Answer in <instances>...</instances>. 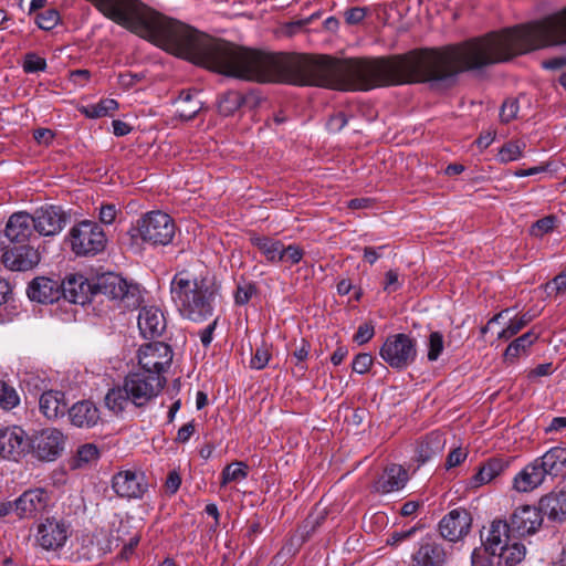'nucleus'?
Wrapping results in <instances>:
<instances>
[{"instance_id":"f257e3e1","label":"nucleus","mask_w":566,"mask_h":566,"mask_svg":"<svg viewBox=\"0 0 566 566\" xmlns=\"http://www.w3.org/2000/svg\"><path fill=\"white\" fill-rule=\"evenodd\" d=\"M220 286L209 274L195 275L187 270L177 272L170 282V298L179 314L202 323L212 316Z\"/></svg>"},{"instance_id":"f03ea898","label":"nucleus","mask_w":566,"mask_h":566,"mask_svg":"<svg viewBox=\"0 0 566 566\" xmlns=\"http://www.w3.org/2000/svg\"><path fill=\"white\" fill-rule=\"evenodd\" d=\"M175 223L169 214L150 211L137 220L135 231L144 242L151 245H167L175 235Z\"/></svg>"},{"instance_id":"7ed1b4c3","label":"nucleus","mask_w":566,"mask_h":566,"mask_svg":"<svg viewBox=\"0 0 566 566\" xmlns=\"http://www.w3.org/2000/svg\"><path fill=\"white\" fill-rule=\"evenodd\" d=\"M72 251L76 255H95L106 247V234L93 221L83 220L75 224L69 233Z\"/></svg>"},{"instance_id":"20e7f679","label":"nucleus","mask_w":566,"mask_h":566,"mask_svg":"<svg viewBox=\"0 0 566 566\" xmlns=\"http://www.w3.org/2000/svg\"><path fill=\"white\" fill-rule=\"evenodd\" d=\"M379 355L391 368L406 369L416 360L417 342L403 333L390 335L380 347Z\"/></svg>"},{"instance_id":"39448f33","label":"nucleus","mask_w":566,"mask_h":566,"mask_svg":"<svg viewBox=\"0 0 566 566\" xmlns=\"http://www.w3.org/2000/svg\"><path fill=\"white\" fill-rule=\"evenodd\" d=\"M96 293L111 300L118 301L124 308H134L139 305L140 292L137 285L128 284L120 275L105 273L97 277L93 285Z\"/></svg>"},{"instance_id":"423d86ee","label":"nucleus","mask_w":566,"mask_h":566,"mask_svg":"<svg viewBox=\"0 0 566 566\" xmlns=\"http://www.w3.org/2000/svg\"><path fill=\"white\" fill-rule=\"evenodd\" d=\"M166 381L165 376L146 374L140 370L128 374L124 379L132 403L136 407H144L156 398L165 387Z\"/></svg>"},{"instance_id":"0eeeda50","label":"nucleus","mask_w":566,"mask_h":566,"mask_svg":"<svg viewBox=\"0 0 566 566\" xmlns=\"http://www.w3.org/2000/svg\"><path fill=\"white\" fill-rule=\"evenodd\" d=\"M172 356L169 345L161 342L146 343L137 353L139 370L164 376L171 365Z\"/></svg>"},{"instance_id":"6e6552de","label":"nucleus","mask_w":566,"mask_h":566,"mask_svg":"<svg viewBox=\"0 0 566 566\" xmlns=\"http://www.w3.org/2000/svg\"><path fill=\"white\" fill-rule=\"evenodd\" d=\"M69 536V525L64 521L48 517L36 526L35 543L44 551H57Z\"/></svg>"},{"instance_id":"1a4fd4ad","label":"nucleus","mask_w":566,"mask_h":566,"mask_svg":"<svg viewBox=\"0 0 566 566\" xmlns=\"http://www.w3.org/2000/svg\"><path fill=\"white\" fill-rule=\"evenodd\" d=\"M34 230L39 235L54 237L66 226L67 214L57 206H44L32 214Z\"/></svg>"},{"instance_id":"9d476101","label":"nucleus","mask_w":566,"mask_h":566,"mask_svg":"<svg viewBox=\"0 0 566 566\" xmlns=\"http://www.w3.org/2000/svg\"><path fill=\"white\" fill-rule=\"evenodd\" d=\"M30 446L39 459L53 461L63 451L65 437L59 429L45 428L33 436Z\"/></svg>"},{"instance_id":"9b49d317","label":"nucleus","mask_w":566,"mask_h":566,"mask_svg":"<svg viewBox=\"0 0 566 566\" xmlns=\"http://www.w3.org/2000/svg\"><path fill=\"white\" fill-rule=\"evenodd\" d=\"M30 440L20 427H8L0 430V457L2 459L19 461L27 454Z\"/></svg>"},{"instance_id":"f8f14e48","label":"nucleus","mask_w":566,"mask_h":566,"mask_svg":"<svg viewBox=\"0 0 566 566\" xmlns=\"http://www.w3.org/2000/svg\"><path fill=\"white\" fill-rule=\"evenodd\" d=\"M1 262L10 271L25 272L38 266L41 254L38 249L28 244L10 247L3 250Z\"/></svg>"},{"instance_id":"ddd939ff","label":"nucleus","mask_w":566,"mask_h":566,"mask_svg":"<svg viewBox=\"0 0 566 566\" xmlns=\"http://www.w3.org/2000/svg\"><path fill=\"white\" fill-rule=\"evenodd\" d=\"M112 488L120 497L140 499L148 485L144 473L126 470L114 475Z\"/></svg>"},{"instance_id":"4468645a","label":"nucleus","mask_w":566,"mask_h":566,"mask_svg":"<svg viewBox=\"0 0 566 566\" xmlns=\"http://www.w3.org/2000/svg\"><path fill=\"white\" fill-rule=\"evenodd\" d=\"M471 524V514L467 510L454 509L440 521L439 531L443 538L457 542L469 533Z\"/></svg>"},{"instance_id":"2eb2a0df","label":"nucleus","mask_w":566,"mask_h":566,"mask_svg":"<svg viewBox=\"0 0 566 566\" xmlns=\"http://www.w3.org/2000/svg\"><path fill=\"white\" fill-rule=\"evenodd\" d=\"M511 531V525L506 521L500 518L492 521L481 532V541L485 552L495 556L499 549H503L507 543L514 539Z\"/></svg>"},{"instance_id":"dca6fc26","label":"nucleus","mask_w":566,"mask_h":566,"mask_svg":"<svg viewBox=\"0 0 566 566\" xmlns=\"http://www.w3.org/2000/svg\"><path fill=\"white\" fill-rule=\"evenodd\" d=\"M49 495L43 489H32L23 492L13 503V511L21 518L34 517L44 512Z\"/></svg>"},{"instance_id":"f3484780","label":"nucleus","mask_w":566,"mask_h":566,"mask_svg":"<svg viewBox=\"0 0 566 566\" xmlns=\"http://www.w3.org/2000/svg\"><path fill=\"white\" fill-rule=\"evenodd\" d=\"M543 518L539 509L531 505L517 507L511 516L512 532L518 536L535 533L542 525Z\"/></svg>"},{"instance_id":"a211bd4d","label":"nucleus","mask_w":566,"mask_h":566,"mask_svg":"<svg viewBox=\"0 0 566 566\" xmlns=\"http://www.w3.org/2000/svg\"><path fill=\"white\" fill-rule=\"evenodd\" d=\"M35 230L31 213L19 211L11 214L7 221L4 235L10 242L22 243L30 241Z\"/></svg>"},{"instance_id":"6ab92c4d","label":"nucleus","mask_w":566,"mask_h":566,"mask_svg":"<svg viewBox=\"0 0 566 566\" xmlns=\"http://www.w3.org/2000/svg\"><path fill=\"white\" fill-rule=\"evenodd\" d=\"M138 328L145 338L159 337L166 329V318L157 306H144L138 314Z\"/></svg>"},{"instance_id":"aec40b11","label":"nucleus","mask_w":566,"mask_h":566,"mask_svg":"<svg viewBox=\"0 0 566 566\" xmlns=\"http://www.w3.org/2000/svg\"><path fill=\"white\" fill-rule=\"evenodd\" d=\"M446 559V551L439 543L423 538L412 555V566H443Z\"/></svg>"},{"instance_id":"412c9836","label":"nucleus","mask_w":566,"mask_h":566,"mask_svg":"<svg viewBox=\"0 0 566 566\" xmlns=\"http://www.w3.org/2000/svg\"><path fill=\"white\" fill-rule=\"evenodd\" d=\"M408 472L398 464L387 467L374 483V491L380 494L397 492L405 488Z\"/></svg>"},{"instance_id":"4be33fe9","label":"nucleus","mask_w":566,"mask_h":566,"mask_svg":"<svg viewBox=\"0 0 566 566\" xmlns=\"http://www.w3.org/2000/svg\"><path fill=\"white\" fill-rule=\"evenodd\" d=\"M67 412L71 423L77 428H93L101 420L99 409L91 400L75 402Z\"/></svg>"},{"instance_id":"5701e85b","label":"nucleus","mask_w":566,"mask_h":566,"mask_svg":"<svg viewBox=\"0 0 566 566\" xmlns=\"http://www.w3.org/2000/svg\"><path fill=\"white\" fill-rule=\"evenodd\" d=\"M60 282L45 276H39L28 286V296L39 303H53L61 296Z\"/></svg>"},{"instance_id":"b1692460","label":"nucleus","mask_w":566,"mask_h":566,"mask_svg":"<svg viewBox=\"0 0 566 566\" xmlns=\"http://www.w3.org/2000/svg\"><path fill=\"white\" fill-rule=\"evenodd\" d=\"M61 295L74 304H84L88 300L91 284L81 274H70L60 283Z\"/></svg>"},{"instance_id":"393cba45","label":"nucleus","mask_w":566,"mask_h":566,"mask_svg":"<svg viewBox=\"0 0 566 566\" xmlns=\"http://www.w3.org/2000/svg\"><path fill=\"white\" fill-rule=\"evenodd\" d=\"M544 475L558 476L566 472V449L554 447L535 459Z\"/></svg>"},{"instance_id":"a878e982","label":"nucleus","mask_w":566,"mask_h":566,"mask_svg":"<svg viewBox=\"0 0 566 566\" xmlns=\"http://www.w3.org/2000/svg\"><path fill=\"white\" fill-rule=\"evenodd\" d=\"M544 480L545 475L536 460H534L515 475L513 488L517 492L526 493L538 488Z\"/></svg>"},{"instance_id":"bb28decb","label":"nucleus","mask_w":566,"mask_h":566,"mask_svg":"<svg viewBox=\"0 0 566 566\" xmlns=\"http://www.w3.org/2000/svg\"><path fill=\"white\" fill-rule=\"evenodd\" d=\"M541 513L548 516L553 521H564L566 518V492L554 491L539 501Z\"/></svg>"},{"instance_id":"cd10ccee","label":"nucleus","mask_w":566,"mask_h":566,"mask_svg":"<svg viewBox=\"0 0 566 566\" xmlns=\"http://www.w3.org/2000/svg\"><path fill=\"white\" fill-rule=\"evenodd\" d=\"M39 408L50 420L64 416L66 410L64 394L59 390L44 391L40 397Z\"/></svg>"},{"instance_id":"c85d7f7f","label":"nucleus","mask_w":566,"mask_h":566,"mask_svg":"<svg viewBox=\"0 0 566 566\" xmlns=\"http://www.w3.org/2000/svg\"><path fill=\"white\" fill-rule=\"evenodd\" d=\"M253 247L265 258L269 263H280L282 261V245L283 242L265 235L253 234L250 238Z\"/></svg>"},{"instance_id":"c756f323","label":"nucleus","mask_w":566,"mask_h":566,"mask_svg":"<svg viewBox=\"0 0 566 566\" xmlns=\"http://www.w3.org/2000/svg\"><path fill=\"white\" fill-rule=\"evenodd\" d=\"M446 444V439L439 432H431L417 447V460L424 463L431 458L440 454Z\"/></svg>"},{"instance_id":"7c9ffc66","label":"nucleus","mask_w":566,"mask_h":566,"mask_svg":"<svg viewBox=\"0 0 566 566\" xmlns=\"http://www.w3.org/2000/svg\"><path fill=\"white\" fill-rule=\"evenodd\" d=\"M504 470V463L499 459H491L485 462L479 471L470 479L469 486L476 489L490 483Z\"/></svg>"},{"instance_id":"2f4dec72","label":"nucleus","mask_w":566,"mask_h":566,"mask_svg":"<svg viewBox=\"0 0 566 566\" xmlns=\"http://www.w3.org/2000/svg\"><path fill=\"white\" fill-rule=\"evenodd\" d=\"M177 115L182 120H191L202 108V102L197 98V93L182 91L176 99Z\"/></svg>"},{"instance_id":"473e14b6","label":"nucleus","mask_w":566,"mask_h":566,"mask_svg":"<svg viewBox=\"0 0 566 566\" xmlns=\"http://www.w3.org/2000/svg\"><path fill=\"white\" fill-rule=\"evenodd\" d=\"M525 555L526 547L522 543L512 539L503 549H499L494 557H496L497 566L501 564H504V566H515L525 558Z\"/></svg>"},{"instance_id":"72a5a7b5","label":"nucleus","mask_w":566,"mask_h":566,"mask_svg":"<svg viewBox=\"0 0 566 566\" xmlns=\"http://www.w3.org/2000/svg\"><path fill=\"white\" fill-rule=\"evenodd\" d=\"M106 408L114 415L122 413L129 403H132L130 395L123 386L114 387L109 389L104 398Z\"/></svg>"},{"instance_id":"f704fd0d","label":"nucleus","mask_w":566,"mask_h":566,"mask_svg":"<svg viewBox=\"0 0 566 566\" xmlns=\"http://www.w3.org/2000/svg\"><path fill=\"white\" fill-rule=\"evenodd\" d=\"M538 338V335L528 331L522 336L514 339L505 349L504 356L506 359L517 358L521 354H524L528 347H531L534 342Z\"/></svg>"},{"instance_id":"c9c22d12","label":"nucleus","mask_w":566,"mask_h":566,"mask_svg":"<svg viewBox=\"0 0 566 566\" xmlns=\"http://www.w3.org/2000/svg\"><path fill=\"white\" fill-rule=\"evenodd\" d=\"M118 103L113 98L102 99L97 104L83 106L80 111L88 118H99L111 115L112 112L117 109Z\"/></svg>"},{"instance_id":"e433bc0d","label":"nucleus","mask_w":566,"mask_h":566,"mask_svg":"<svg viewBox=\"0 0 566 566\" xmlns=\"http://www.w3.org/2000/svg\"><path fill=\"white\" fill-rule=\"evenodd\" d=\"M249 467L242 461L228 464L221 473V485L240 482L248 476Z\"/></svg>"},{"instance_id":"4c0bfd02","label":"nucleus","mask_w":566,"mask_h":566,"mask_svg":"<svg viewBox=\"0 0 566 566\" xmlns=\"http://www.w3.org/2000/svg\"><path fill=\"white\" fill-rule=\"evenodd\" d=\"M244 99L240 93L230 91L220 96L218 102L219 113L224 116L232 115L243 104Z\"/></svg>"},{"instance_id":"58836bf2","label":"nucleus","mask_w":566,"mask_h":566,"mask_svg":"<svg viewBox=\"0 0 566 566\" xmlns=\"http://www.w3.org/2000/svg\"><path fill=\"white\" fill-rule=\"evenodd\" d=\"M534 317H535V315H531L530 313H524L518 317H514V318L510 319L507 326L502 332L499 333V338L509 339V338L515 336L528 323H531Z\"/></svg>"},{"instance_id":"ea45409f","label":"nucleus","mask_w":566,"mask_h":566,"mask_svg":"<svg viewBox=\"0 0 566 566\" xmlns=\"http://www.w3.org/2000/svg\"><path fill=\"white\" fill-rule=\"evenodd\" d=\"M525 145L518 142H509L497 153V160L507 164L522 157Z\"/></svg>"},{"instance_id":"a19ab883","label":"nucleus","mask_w":566,"mask_h":566,"mask_svg":"<svg viewBox=\"0 0 566 566\" xmlns=\"http://www.w3.org/2000/svg\"><path fill=\"white\" fill-rule=\"evenodd\" d=\"M20 402L17 390L4 381H0V408L11 410Z\"/></svg>"},{"instance_id":"79ce46f5","label":"nucleus","mask_w":566,"mask_h":566,"mask_svg":"<svg viewBox=\"0 0 566 566\" xmlns=\"http://www.w3.org/2000/svg\"><path fill=\"white\" fill-rule=\"evenodd\" d=\"M444 348L443 335L440 332H432L428 339V360L436 361Z\"/></svg>"},{"instance_id":"37998d69","label":"nucleus","mask_w":566,"mask_h":566,"mask_svg":"<svg viewBox=\"0 0 566 566\" xmlns=\"http://www.w3.org/2000/svg\"><path fill=\"white\" fill-rule=\"evenodd\" d=\"M99 457V451L95 444L86 443L81 446L77 449L76 453V462L77 467H82L84 464L92 463L96 461Z\"/></svg>"},{"instance_id":"c03bdc74","label":"nucleus","mask_w":566,"mask_h":566,"mask_svg":"<svg viewBox=\"0 0 566 566\" xmlns=\"http://www.w3.org/2000/svg\"><path fill=\"white\" fill-rule=\"evenodd\" d=\"M557 222V218L553 214L546 216L539 220H537L533 226L531 227V234L534 237H543L546 233H549L553 231Z\"/></svg>"},{"instance_id":"a18cd8bd","label":"nucleus","mask_w":566,"mask_h":566,"mask_svg":"<svg viewBox=\"0 0 566 566\" xmlns=\"http://www.w3.org/2000/svg\"><path fill=\"white\" fill-rule=\"evenodd\" d=\"M271 358V353L269 346L262 343L260 346L255 348L254 354L250 360V367L253 369H263Z\"/></svg>"},{"instance_id":"49530a36","label":"nucleus","mask_w":566,"mask_h":566,"mask_svg":"<svg viewBox=\"0 0 566 566\" xmlns=\"http://www.w3.org/2000/svg\"><path fill=\"white\" fill-rule=\"evenodd\" d=\"M59 12L54 9L45 10L36 15V24L42 30H52L59 22Z\"/></svg>"},{"instance_id":"de8ad7c7","label":"nucleus","mask_w":566,"mask_h":566,"mask_svg":"<svg viewBox=\"0 0 566 566\" xmlns=\"http://www.w3.org/2000/svg\"><path fill=\"white\" fill-rule=\"evenodd\" d=\"M22 66L25 73L42 72L46 69V61L45 59L40 57L35 53L31 52L25 54Z\"/></svg>"},{"instance_id":"09e8293b","label":"nucleus","mask_w":566,"mask_h":566,"mask_svg":"<svg viewBox=\"0 0 566 566\" xmlns=\"http://www.w3.org/2000/svg\"><path fill=\"white\" fill-rule=\"evenodd\" d=\"M281 254L282 261H280V263H290L291 265H294L301 262L304 251L295 244H290L287 247L283 244Z\"/></svg>"},{"instance_id":"8fccbe9b","label":"nucleus","mask_w":566,"mask_h":566,"mask_svg":"<svg viewBox=\"0 0 566 566\" xmlns=\"http://www.w3.org/2000/svg\"><path fill=\"white\" fill-rule=\"evenodd\" d=\"M403 283V279H401L399 272L397 270H389L385 274L382 289L387 293H394L398 291Z\"/></svg>"},{"instance_id":"3c124183","label":"nucleus","mask_w":566,"mask_h":566,"mask_svg":"<svg viewBox=\"0 0 566 566\" xmlns=\"http://www.w3.org/2000/svg\"><path fill=\"white\" fill-rule=\"evenodd\" d=\"M373 361L374 357L370 354L360 353L355 356L352 364V369L353 371L360 375L366 374L370 369Z\"/></svg>"},{"instance_id":"603ef678","label":"nucleus","mask_w":566,"mask_h":566,"mask_svg":"<svg viewBox=\"0 0 566 566\" xmlns=\"http://www.w3.org/2000/svg\"><path fill=\"white\" fill-rule=\"evenodd\" d=\"M547 295H557L566 292V270L556 275L545 285Z\"/></svg>"},{"instance_id":"864d4df0","label":"nucleus","mask_w":566,"mask_h":566,"mask_svg":"<svg viewBox=\"0 0 566 566\" xmlns=\"http://www.w3.org/2000/svg\"><path fill=\"white\" fill-rule=\"evenodd\" d=\"M518 113V101L515 98L506 99L500 111V117L503 123L513 120Z\"/></svg>"},{"instance_id":"5fc2aeb1","label":"nucleus","mask_w":566,"mask_h":566,"mask_svg":"<svg viewBox=\"0 0 566 566\" xmlns=\"http://www.w3.org/2000/svg\"><path fill=\"white\" fill-rule=\"evenodd\" d=\"M255 292H256V287L252 283H244V284L238 285L235 294H234L235 303L239 305L247 304L250 301V298L252 297V295L255 294Z\"/></svg>"},{"instance_id":"6e6d98bb","label":"nucleus","mask_w":566,"mask_h":566,"mask_svg":"<svg viewBox=\"0 0 566 566\" xmlns=\"http://www.w3.org/2000/svg\"><path fill=\"white\" fill-rule=\"evenodd\" d=\"M418 527L413 526L409 530L398 531L391 533L387 538V544L390 546H398L400 543L410 539L417 532Z\"/></svg>"},{"instance_id":"4d7b16f0","label":"nucleus","mask_w":566,"mask_h":566,"mask_svg":"<svg viewBox=\"0 0 566 566\" xmlns=\"http://www.w3.org/2000/svg\"><path fill=\"white\" fill-rule=\"evenodd\" d=\"M488 552H481V551H473L472 557H471V566H495L496 564V557L494 555L488 556Z\"/></svg>"},{"instance_id":"13d9d810","label":"nucleus","mask_w":566,"mask_h":566,"mask_svg":"<svg viewBox=\"0 0 566 566\" xmlns=\"http://www.w3.org/2000/svg\"><path fill=\"white\" fill-rule=\"evenodd\" d=\"M346 124V115L343 112H338L328 118L326 127L332 133H338L345 127Z\"/></svg>"},{"instance_id":"bf43d9fd","label":"nucleus","mask_w":566,"mask_h":566,"mask_svg":"<svg viewBox=\"0 0 566 566\" xmlns=\"http://www.w3.org/2000/svg\"><path fill=\"white\" fill-rule=\"evenodd\" d=\"M367 14V9L361 7H354L345 12V20L348 24H358Z\"/></svg>"},{"instance_id":"052dcab7","label":"nucleus","mask_w":566,"mask_h":566,"mask_svg":"<svg viewBox=\"0 0 566 566\" xmlns=\"http://www.w3.org/2000/svg\"><path fill=\"white\" fill-rule=\"evenodd\" d=\"M374 326L371 324H368V323H365V324H361L355 336H354V339L358 343V344H365L367 343L369 339H371V337L374 336Z\"/></svg>"},{"instance_id":"680f3d73","label":"nucleus","mask_w":566,"mask_h":566,"mask_svg":"<svg viewBox=\"0 0 566 566\" xmlns=\"http://www.w3.org/2000/svg\"><path fill=\"white\" fill-rule=\"evenodd\" d=\"M117 214V209L114 205H103L99 208V220L104 224H111L114 222Z\"/></svg>"},{"instance_id":"e2e57ef3","label":"nucleus","mask_w":566,"mask_h":566,"mask_svg":"<svg viewBox=\"0 0 566 566\" xmlns=\"http://www.w3.org/2000/svg\"><path fill=\"white\" fill-rule=\"evenodd\" d=\"M467 455V452L461 448L452 450L447 458V468L451 469L458 467L465 460Z\"/></svg>"},{"instance_id":"0e129e2a","label":"nucleus","mask_w":566,"mask_h":566,"mask_svg":"<svg viewBox=\"0 0 566 566\" xmlns=\"http://www.w3.org/2000/svg\"><path fill=\"white\" fill-rule=\"evenodd\" d=\"M217 324H218V318H214L206 328L200 331L199 337H200L201 344L205 347H208L211 344Z\"/></svg>"},{"instance_id":"69168bd1","label":"nucleus","mask_w":566,"mask_h":566,"mask_svg":"<svg viewBox=\"0 0 566 566\" xmlns=\"http://www.w3.org/2000/svg\"><path fill=\"white\" fill-rule=\"evenodd\" d=\"M33 137L38 143L49 145L53 140L54 134L49 128H39L34 132Z\"/></svg>"},{"instance_id":"338daca9","label":"nucleus","mask_w":566,"mask_h":566,"mask_svg":"<svg viewBox=\"0 0 566 566\" xmlns=\"http://www.w3.org/2000/svg\"><path fill=\"white\" fill-rule=\"evenodd\" d=\"M195 432V426L192 422L185 423L177 432L176 440L178 442H187Z\"/></svg>"},{"instance_id":"774afa93","label":"nucleus","mask_w":566,"mask_h":566,"mask_svg":"<svg viewBox=\"0 0 566 566\" xmlns=\"http://www.w3.org/2000/svg\"><path fill=\"white\" fill-rule=\"evenodd\" d=\"M385 249V245L373 248V247H366L364 249V259L370 263L374 264L380 256L381 251Z\"/></svg>"}]
</instances>
